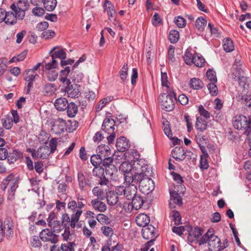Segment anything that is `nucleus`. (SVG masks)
<instances>
[{
    "mask_svg": "<svg viewBox=\"0 0 251 251\" xmlns=\"http://www.w3.org/2000/svg\"><path fill=\"white\" fill-rule=\"evenodd\" d=\"M141 167L137 164L135 165L134 170L136 175L133 183H139L141 191L145 194H148L154 190L155 187L154 181L151 178L152 174V168L147 164L142 170Z\"/></svg>",
    "mask_w": 251,
    "mask_h": 251,
    "instance_id": "obj_1",
    "label": "nucleus"
},
{
    "mask_svg": "<svg viewBox=\"0 0 251 251\" xmlns=\"http://www.w3.org/2000/svg\"><path fill=\"white\" fill-rule=\"evenodd\" d=\"M147 163V161L142 159L135 160L132 165L128 162L122 163L120 166L119 170L124 174L125 183H131L133 182L134 177L136 175V171L134 170L136 164L142 167L141 170H142L143 167H145Z\"/></svg>",
    "mask_w": 251,
    "mask_h": 251,
    "instance_id": "obj_2",
    "label": "nucleus"
},
{
    "mask_svg": "<svg viewBox=\"0 0 251 251\" xmlns=\"http://www.w3.org/2000/svg\"><path fill=\"white\" fill-rule=\"evenodd\" d=\"M208 242L209 251H220L226 248V246H222L221 240L214 234L213 229H209L199 240V245Z\"/></svg>",
    "mask_w": 251,
    "mask_h": 251,
    "instance_id": "obj_3",
    "label": "nucleus"
},
{
    "mask_svg": "<svg viewBox=\"0 0 251 251\" xmlns=\"http://www.w3.org/2000/svg\"><path fill=\"white\" fill-rule=\"evenodd\" d=\"M176 100V96L173 92H170L169 94H162L160 95L159 98L162 109L167 111H171L174 108L175 101Z\"/></svg>",
    "mask_w": 251,
    "mask_h": 251,
    "instance_id": "obj_4",
    "label": "nucleus"
},
{
    "mask_svg": "<svg viewBox=\"0 0 251 251\" xmlns=\"http://www.w3.org/2000/svg\"><path fill=\"white\" fill-rule=\"evenodd\" d=\"M82 213V210L77 209L75 212L71 215V218L68 214H63L61 217L62 225L65 227L70 226L72 228H74L76 226V224L78 222Z\"/></svg>",
    "mask_w": 251,
    "mask_h": 251,
    "instance_id": "obj_5",
    "label": "nucleus"
},
{
    "mask_svg": "<svg viewBox=\"0 0 251 251\" xmlns=\"http://www.w3.org/2000/svg\"><path fill=\"white\" fill-rule=\"evenodd\" d=\"M57 139L52 138L49 143V146H43L38 149L39 157L47 159L50 153H53L56 149Z\"/></svg>",
    "mask_w": 251,
    "mask_h": 251,
    "instance_id": "obj_6",
    "label": "nucleus"
},
{
    "mask_svg": "<svg viewBox=\"0 0 251 251\" xmlns=\"http://www.w3.org/2000/svg\"><path fill=\"white\" fill-rule=\"evenodd\" d=\"M10 8L17 15L18 19L22 20L25 16V12L29 8V3L27 0H19L17 5L13 3Z\"/></svg>",
    "mask_w": 251,
    "mask_h": 251,
    "instance_id": "obj_7",
    "label": "nucleus"
},
{
    "mask_svg": "<svg viewBox=\"0 0 251 251\" xmlns=\"http://www.w3.org/2000/svg\"><path fill=\"white\" fill-rule=\"evenodd\" d=\"M233 126L234 128L238 130L249 129L251 127V118L244 115H240L234 117V120L233 122Z\"/></svg>",
    "mask_w": 251,
    "mask_h": 251,
    "instance_id": "obj_8",
    "label": "nucleus"
},
{
    "mask_svg": "<svg viewBox=\"0 0 251 251\" xmlns=\"http://www.w3.org/2000/svg\"><path fill=\"white\" fill-rule=\"evenodd\" d=\"M186 230L188 232V241L193 243L196 242L198 243L199 238L203 233V231L198 227H192L190 226H186Z\"/></svg>",
    "mask_w": 251,
    "mask_h": 251,
    "instance_id": "obj_9",
    "label": "nucleus"
},
{
    "mask_svg": "<svg viewBox=\"0 0 251 251\" xmlns=\"http://www.w3.org/2000/svg\"><path fill=\"white\" fill-rule=\"evenodd\" d=\"M39 236L43 242H50L52 244H55L58 241V235L49 228L43 229L40 232Z\"/></svg>",
    "mask_w": 251,
    "mask_h": 251,
    "instance_id": "obj_10",
    "label": "nucleus"
},
{
    "mask_svg": "<svg viewBox=\"0 0 251 251\" xmlns=\"http://www.w3.org/2000/svg\"><path fill=\"white\" fill-rule=\"evenodd\" d=\"M13 234V229L12 224L9 221L4 222L2 224L1 221L0 220V242L2 241L4 235L6 236L10 237Z\"/></svg>",
    "mask_w": 251,
    "mask_h": 251,
    "instance_id": "obj_11",
    "label": "nucleus"
},
{
    "mask_svg": "<svg viewBox=\"0 0 251 251\" xmlns=\"http://www.w3.org/2000/svg\"><path fill=\"white\" fill-rule=\"evenodd\" d=\"M55 215L54 213L52 212L50 213L48 219V225L51 229H53V232H59L61 230V224L59 221L55 219Z\"/></svg>",
    "mask_w": 251,
    "mask_h": 251,
    "instance_id": "obj_12",
    "label": "nucleus"
},
{
    "mask_svg": "<svg viewBox=\"0 0 251 251\" xmlns=\"http://www.w3.org/2000/svg\"><path fill=\"white\" fill-rule=\"evenodd\" d=\"M65 127V121L61 118H58L55 120L51 130L55 134H60L64 131Z\"/></svg>",
    "mask_w": 251,
    "mask_h": 251,
    "instance_id": "obj_13",
    "label": "nucleus"
},
{
    "mask_svg": "<svg viewBox=\"0 0 251 251\" xmlns=\"http://www.w3.org/2000/svg\"><path fill=\"white\" fill-rule=\"evenodd\" d=\"M155 227L151 225L143 227L142 230L143 237L146 240L155 239Z\"/></svg>",
    "mask_w": 251,
    "mask_h": 251,
    "instance_id": "obj_14",
    "label": "nucleus"
},
{
    "mask_svg": "<svg viewBox=\"0 0 251 251\" xmlns=\"http://www.w3.org/2000/svg\"><path fill=\"white\" fill-rule=\"evenodd\" d=\"M66 92L70 98H77L80 94V86L76 84L69 85L66 87Z\"/></svg>",
    "mask_w": 251,
    "mask_h": 251,
    "instance_id": "obj_15",
    "label": "nucleus"
},
{
    "mask_svg": "<svg viewBox=\"0 0 251 251\" xmlns=\"http://www.w3.org/2000/svg\"><path fill=\"white\" fill-rule=\"evenodd\" d=\"M106 199L108 204L111 206L118 204L121 205L122 202L120 201V198L114 191H109L106 193Z\"/></svg>",
    "mask_w": 251,
    "mask_h": 251,
    "instance_id": "obj_16",
    "label": "nucleus"
},
{
    "mask_svg": "<svg viewBox=\"0 0 251 251\" xmlns=\"http://www.w3.org/2000/svg\"><path fill=\"white\" fill-rule=\"evenodd\" d=\"M182 204V200L178 193L175 191L170 192V200L169 206L172 209L175 207V205L180 206Z\"/></svg>",
    "mask_w": 251,
    "mask_h": 251,
    "instance_id": "obj_17",
    "label": "nucleus"
},
{
    "mask_svg": "<svg viewBox=\"0 0 251 251\" xmlns=\"http://www.w3.org/2000/svg\"><path fill=\"white\" fill-rule=\"evenodd\" d=\"M128 185L126 187V191L125 193V197L127 200H131L135 195H137V188L136 185L135 184L131 183H126Z\"/></svg>",
    "mask_w": 251,
    "mask_h": 251,
    "instance_id": "obj_18",
    "label": "nucleus"
},
{
    "mask_svg": "<svg viewBox=\"0 0 251 251\" xmlns=\"http://www.w3.org/2000/svg\"><path fill=\"white\" fill-rule=\"evenodd\" d=\"M172 157L176 160L181 161L186 157V152L183 149L179 147L175 148L172 151Z\"/></svg>",
    "mask_w": 251,
    "mask_h": 251,
    "instance_id": "obj_19",
    "label": "nucleus"
},
{
    "mask_svg": "<svg viewBox=\"0 0 251 251\" xmlns=\"http://www.w3.org/2000/svg\"><path fill=\"white\" fill-rule=\"evenodd\" d=\"M116 147L119 151L124 152L129 147L128 141L125 137H121L117 140Z\"/></svg>",
    "mask_w": 251,
    "mask_h": 251,
    "instance_id": "obj_20",
    "label": "nucleus"
},
{
    "mask_svg": "<svg viewBox=\"0 0 251 251\" xmlns=\"http://www.w3.org/2000/svg\"><path fill=\"white\" fill-rule=\"evenodd\" d=\"M150 222L149 217L146 214L141 213L136 218V222L138 226L144 227L148 226Z\"/></svg>",
    "mask_w": 251,
    "mask_h": 251,
    "instance_id": "obj_21",
    "label": "nucleus"
},
{
    "mask_svg": "<svg viewBox=\"0 0 251 251\" xmlns=\"http://www.w3.org/2000/svg\"><path fill=\"white\" fill-rule=\"evenodd\" d=\"M58 47H53L50 51L49 53L51 54L52 59H55L56 58H59L63 60V59L66 58V53L64 50L61 49L55 51L56 49H58Z\"/></svg>",
    "mask_w": 251,
    "mask_h": 251,
    "instance_id": "obj_22",
    "label": "nucleus"
},
{
    "mask_svg": "<svg viewBox=\"0 0 251 251\" xmlns=\"http://www.w3.org/2000/svg\"><path fill=\"white\" fill-rule=\"evenodd\" d=\"M104 6L105 7L104 10L107 11L109 19L111 21L112 20L113 18L115 19V16L116 15V12L113 4L110 1L106 0Z\"/></svg>",
    "mask_w": 251,
    "mask_h": 251,
    "instance_id": "obj_23",
    "label": "nucleus"
},
{
    "mask_svg": "<svg viewBox=\"0 0 251 251\" xmlns=\"http://www.w3.org/2000/svg\"><path fill=\"white\" fill-rule=\"evenodd\" d=\"M114 121L111 119H105L104 120L102 125V129L103 130L107 132L108 134H110L114 132Z\"/></svg>",
    "mask_w": 251,
    "mask_h": 251,
    "instance_id": "obj_24",
    "label": "nucleus"
},
{
    "mask_svg": "<svg viewBox=\"0 0 251 251\" xmlns=\"http://www.w3.org/2000/svg\"><path fill=\"white\" fill-rule=\"evenodd\" d=\"M68 103V100L66 98H61L56 100L54 106L58 110L64 111L66 109Z\"/></svg>",
    "mask_w": 251,
    "mask_h": 251,
    "instance_id": "obj_25",
    "label": "nucleus"
},
{
    "mask_svg": "<svg viewBox=\"0 0 251 251\" xmlns=\"http://www.w3.org/2000/svg\"><path fill=\"white\" fill-rule=\"evenodd\" d=\"M17 15L12 12H6L4 22L7 25H13L17 22Z\"/></svg>",
    "mask_w": 251,
    "mask_h": 251,
    "instance_id": "obj_26",
    "label": "nucleus"
},
{
    "mask_svg": "<svg viewBox=\"0 0 251 251\" xmlns=\"http://www.w3.org/2000/svg\"><path fill=\"white\" fill-rule=\"evenodd\" d=\"M91 203L93 208L96 210L100 212H104L106 210L107 207L105 204L98 199L92 200Z\"/></svg>",
    "mask_w": 251,
    "mask_h": 251,
    "instance_id": "obj_27",
    "label": "nucleus"
},
{
    "mask_svg": "<svg viewBox=\"0 0 251 251\" xmlns=\"http://www.w3.org/2000/svg\"><path fill=\"white\" fill-rule=\"evenodd\" d=\"M132 206L136 210L139 209L144 203V200L140 195H135L132 199Z\"/></svg>",
    "mask_w": 251,
    "mask_h": 251,
    "instance_id": "obj_28",
    "label": "nucleus"
},
{
    "mask_svg": "<svg viewBox=\"0 0 251 251\" xmlns=\"http://www.w3.org/2000/svg\"><path fill=\"white\" fill-rule=\"evenodd\" d=\"M97 151L100 155H101V157H105L109 156L111 154V151L110 148L105 145H100L98 147Z\"/></svg>",
    "mask_w": 251,
    "mask_h": 251,
    "instance_id": "obj_29",
    "label": "nucleus"
},
{
    "mask_svg": "<svg viewBox=\"0 0 251 251\" xmlns=\"http://www.w3.org/2000/svg\"><path fill=\"white\" fill-rule=\"evenodd\" d=\"M56 90L55 85L51 83H46L43 87V92L44 95L48 96L52 95Z\"/></svg>",
    "mask_w": 251,
    "mask_h": 251,
    "instance_id": "obj_30",
    "label": "nucleus"
},
{
    "mask_svg": "<svg viewBox=\"0 0 251 251\" xmlns=\"http://www.w3.org/2000/svg\"><path fill=\"white\" fill-rule=\"evenodd\" d=\"M205 63V60L201 55L197 53L194 54L193 64L198 67H202Z\"/></svg>",
    "mask_w": 251,
    "mask_h": 251,
    "instance_id": "obj_31",
    "label": "nucleus"
},
{
    "mask_svg": "<svg viewBox=\"0 0 251 251\" xmlns=\"http://www.w3.org/2000/svg\"><path fill=\"white\" fill-rule=\"evenodd\" d=\"M22 156V153L18 150H14L12 152L8 154L7 160L9 163H13L18 158H21Z\"/></svg>",
    "mask_w": 251,
    "mask_h": 251,
    "instance_id": "obj_32",
    "label": "nucleus"
},
{
    "mask_svg": "<svg viewBox=\"0 0 251 251\" xmlns=\"http://www.w3.org/2000/svg\"><path fill=\"white\" fill-rule=\"evenodd\" d=\"M85 205V204L82 201H76L74 200L70 201L68 203V208L72 211L75 210L77 208H78V209L81 210L82 208L84 207Z\"/></svg>",
    "mask_w": 251,
    "mask_h": 251,
    "instance_id": "obj_33",
    "label": "nucleus"
},
{
    "mask_svg": "<svg viewBox=\"0 0 251 251\" xmlns=\"http://www.w3.org/2000/svg\"><path fill=\"white\" fill-rule=\"evenodd\" d=\"M207 126V122L205 120L200 117L197 118L195 127L200 131L202 132L205 130Z\"/></svg>",
    "mask_w": 251,
    "mask_h": 251,
    "instance_id": "obj_34",
    "label": "nucleus"
},
{
    "mask_svg": "<svg viewBox=\"0 0 251 251\" xmlns=\"http://www.w3.org/2000/svg\"><path fill=\"white\" fill-rule=\"evenodd\" d=\"M67 115L70 117H74L77 112V106L74 102L68 103L67 105Z\"/></svg>",
    "mask_w": 251,
    "mask_h": 251,
    "instance_id": "obj_35",
    "label": "nucleus"
},
{
    "mask_svg": "<svg viewBox=\"0 0 251 251\" xmlns=\"http://www.w3.org/2000/svg\"><path fill=\"white\" fill-rule=\"evenodd\" d=\"M224 50L227 52H229L233 50L234 47L233 42L230 38H226L223 41Z\"/></svg>",
    "mask_w": 251,
    "mask_h": 251,
    "instance_id": "obj_36",
    "label": "nucleus"
},
{
    "mask_svg": "<svg viewBox=\"0 0 251 251\" xmlns=\"http://www.w3.org/2000/svg\"><path fill=\"white\" fill-rule=\"evenodd\" d=\"M44 6L46 10L49 11H53L57 5L56 0H44Z\"/></svg>",
    "mask_w": 251,
    "mask_h": 251,
    "instance_id": "obj_37",
    "label": "nucleus"
},
{
    "mask_svg": "<svg viewBox=\"0 0 251 251\" xmlns=\"http://www.w3.org/2000/svg\"><path fill=\"white\" fill-rule=\"evenodd\" d=\"M25 79L26 81L33 82L39 77L36 72H33L32 71L26 70L25 72Z\"/></svg>",
    "mask_w": 251,
    "mask_h": 251,
    "instance_id": "obj_38",
    "label": "nucleus"
},
{
    "mask_svg": "<svg viewBox=\"0 0 251 251\" xmlns=\"http://www.w3.org/2000/svg\"><path fill=\"white\" fill-rule=\"evenodd\" d=\"M206 21L202 17H199L195 21L196 28L200 31H202L206 25Z\"/></svg>",
    "mask_w": 251,
    "mask_h": 251,
    "instance_id": "obj_39",
    "label": "nucleus"
},
{
    "mask_svg": "<svg viewBox=\"0 0 251 251\" xmlns=\"http://www.w3.org/2000/svg\"><path fill=\"white\" fill-rule=\"evenodd\" d=\"M190 85L193 89L198 90L202 87L203 83L200 79L193 78L190 80Z\"/></svg>",
    "mask_w": 251,
    "mask_h": 251,
    "instance_id": "obj_40",
    "label": "nucleus"
},
{
    "mask_svg": "<svg viewBox=\"0 0 251 251\" xmlns=\"http://www.w3.org/2000/svg\"><path fill=\"white\" fill-rule=\"evenodd\" d=\"M1 123L3 127L10 129L13 126V118L11 116H6L1 119Z\"/></svg>",
    "mask_w": 251,
    "mask_h": 251,
    "instance_id": "obj_41",
    "label": "nucleus"
},
{
    "mask_svg": "<svg viewBox=\"0 0 251 251\" xmlns=\"http://www.w3.org/2000/svg\"><path fill=\"white\" fill-rule=\"evenodd\" d=\"M113 99L112 97H109L101 100L97 105L96 111L97 112L100 111L107 103L112 101Z\"/></svg>",
    "mask_w": 251,
    "mask_h": 251,
    "instance_id": "obj_42",
    "label": "nucleus"
},
{
    "mask_svg": "<svg viewBox=\"0 0 251 251\" xmlns=\"http://www.w3.org/2000/svg\"><path fill=\"white\" fill-rule=\"evenodd\" d=\"M179 38V32L176 30H171L169 34V39L172 43H176Z\"/></svg>",
    "mask_w": 251,
    "mask_h": 251,
    "instance_id": "obj_43",
    "label": "nucleus"
},
{
    "mask_svg": "<svg viewBox=\"0 0 251 251\" xmlns=\"http://www.w3.org/2000/svg\"><path fill=\"white\" fill-rule=\"evenodd\" d=\"M102 160L101 155L99 154L93 155L91 157V162L94 166L100 165Z\"/></svg>",
    "mask_w": 251,
    "mask_h": 251,
    "instance_id": "obj_44",
    "label": "nucleus"
},
{
    "mask_svg": "<svg viewBox=\"0 0 251 251\" xmlns=\"http://www.w3.org/2000/svg\"><path fill=\"white\" fill-rule=\"evenodd\" d=\"M216 82H210L207 84V88L209 91V93L212 96H216L218 94V88L216 85Z\"/></svg>",
    "mask_w": 251,
    "mask_h": 251,
    "instance_id": "obj_45",
    "label": "nucleus"
},
{
    "mask_svg": "<svg viewBox=\"0 0 251 251\" xmlns=\"http://www.w3.org/2000/svg\"><path fill=\"white\" fill-rule=\"evenodd\" d=\"M128 75V65L127 64H125L122 67L120 72V76L121 79L125 81L127 80Z\"/></svg>",
    "mask_w": 251,
    "mask_h": 251,
    "instance_id": "obj_46",
    "label": "nucleus"
},
{
    "mask_svg": "<svg viewBox=\"0 0 251 251\" xmlns=\"http://www.w3.org/2000/svg\"><path fill=\"white\" fill-rule=\"evenodd\" d=\"M171 217L172 220L175 222V225H178L181 224V216L178 211L173 210L171 214Z\"/></svg>",
    "mask_w": 251,
    "mask_h": 251,
    "instance_id": "obj_47",
    "label": "nucleus"
},
{
    "mask_svg": "<svg viewBox=\"0 0 251 251\" xmlns=\"http://www.w3.org/2000/svg\"><path fill=\"white\" fill-rule=\"evenodd\" d=\"M77 178L79 183V188L81 190H83L84 187L86 184L84 175L82 173L79 172L77 174Z\"/></svg>",
    "mask_w": 251,
    "mask_h": 251,
    "instance_id": "obj_48",
    "label": "nucleus"
},
{
    "mask_svg": "<svg viewBox=\"0 0 251 251\" xmlns=\"http://www.w3.org/2000/svg\"><path fill=\"white\" fill-rule=\"evenodd\" d=\"M208 156L207 153H204L201 156V168L202 169H207L209 165L207 162V158Z\"/></svg>",
    "mask_w": 251,
    "mask_h": 251,
    "instance_id": "obj_49",
    "label": "nucleus"
},
{
    "mask_svg": "<svg viewBox=\"0 0 251 251\" xmlns=\"http://www.w3.org/2000/svg\"><path fill=\"white\" fill-rule=\"evenodd\" d=\"M194 54H193L189 51L186 50L184 55V60L186 64L190 65L193 64Z\"/></svg>",
    "mask_w": 251,
    "mask_h": 251,
    "instance_id": "obj_50",
    "label": "nucleus"
},
{
    "mask_svg": "<svg viewBox=\"0 0 251 251\" xmlns=\"http://www.w3.org/2000/svg\"><path fill=\"white\" fill-rule=\"evenodd\" d=\"M206 75L210 82H217V79L216 75V72L213 69H209L207 71Z\"/></svg>",
    "mask_w": 251,
    "mask_h": 251,
    "instance_id": "obj_51",
    "label": "nucleus"
},
{
    "mask_svg": "<svg viewBox=\"0 0 251 251\" xmlns=\"http://www.w3.org/2000/svg\"><path fill=\"white\" fill-rule=\"evenodd\" d=\"M104 168L97 166L93 170V174L94 176L100 178L104 175Z\"/></svg>",
    "mask_w": 251,
    "mask_h": 251,
    "instance_id": "obj_52",
    "label": "nucleus"
},
{
    "mask_svg": "<svg viewBox=\"0 0 251 251\" xmlns=\"http://www.w3.org/2000/svg\"><path fill=\"white\" fill-rule=\"evenodd\" d=\"M75 245L74 242H69L67 244H62L60 248L62 251H75L74 249Z\"/></svg>",
    "mask_w": 251,
    "mask_h": 251,
    "instance_id": "obj_53",
    "label": "nucleus"
},
{
    "mask_svg": "<svg viewBox=\"0 0 251 251\" xmlns=\"http://www.w3.org/2000/svg\"><path fill=\"white\" fill-rule=\"evenodd\" d=\"M174 22L177 26L180 28L184 27L186 24L185 19L180 16L176 17Z\"/></svg>",
    "mask_w": 251,
    "mask_h": 251,
    "instance_id": "obj_54",
    "label": "nucleus"
},
{
    "mask_svg": "<svg viewBox=\"0 0 251 251\" xmlns=\"http://www.w3.org/2000/svg\"><path fill=\"white\" fill-rule=\"evenodd\" d=\"M242 102L247 107L251 108V93L243 96L242 98Z\"/></svg>",
    "mask_w": 251,
    "mask_h": 251,
    "instance_id": "obj_55",
    "label": "nucleus"
},
{
    "mask_svg": "<svg viewBox=\"0 0 251 251\" xmlns=\"http://www.w3.org/2000/svg\"><path fill=\"white\" fill-rule=\"evenodd\" d=\"M7 63V59L5 58H0V76L4 73Z\"/></svg>",
    "mask_w": 251,
    "mask_h": 251,
    "instance_id": "obj_56",
    "label": "nucleus"
},
{
    "mask_svg": "<svg viewBox=\"0 0 251 251\" xmlns=\"http://www.w3.org/2000/svg\"><path fill=\"white\" fill-rule=\"evenodd\" d=\"M27 55V51L26 50L23 51L22 53L19 54L17 56L13 57L10 61V62L16 61H23Z\"/></svg>",
    "mask_w": 251,
    "mask_h": 251,
    "instance_id": "obj_57",
    "label": "nucleus"
},
{
    "mask_svg": "<svg viewBox=\"0 0 251 251\" xmlns=\"http://www.w3.org/2000/svg\"><path fill=\"white\" fill-rule=\"evenodd\" d=\"M39 6H36L35 7L33 8L32 12L34 16L40 17L44 14L45 10L44 8Z\"/></svg>",
    "mask_w": 251,
    "mask_h": 251,
    "instance_id": "obj_58",
    "label": "nucleus"
},
{
    "mask_svg": "<svg viewBox=\"0 0 251 251\" xmlns=\"http://www.w3.org/2000/svg\"><path fill=\"white\" fill-rule=\"evenodd\" d=\"M101 231L105 236L107 237L111 236L113 234V229L109 226H102L101 228Z\"/></svg>",
    "mask_w": 251,
    "mask_h": 251,
    "instance_id": "obj_59",
    "label": "nucleus"
},
{
    "mask_svg": "<svg viewBox=\"0 0 251 251\" xmlns=\"http://www.w3.org/2000/svg\"><path fill=\"white\" fill-rule=\"evenodd\" d=\"M113 159L112 158L109 156H106L102 158V163L105 168H110L112 165Z\"/></svg>",
    "mask_w": 251,
    "mask_h": 251,
    "instance_id": "obj_60",
    "label": "nucleus"
},
{
    "mask_svg": "<svg viewBox=\"0 0 251 251\" xmlns=\"http://www.w3.org/2000/svg\"><path fill=\"white\" fill-rule=\"evenodd\" d=\"M199 112L201 116H203L205 118L208 119L210 118V113L205 110L203 106L201 105L199 107Z\"/></svg>",
    "mask_w": 251,
    "mask_h": 251,
    "instance_id": "obj_61",
    "label": "nucleus"
},
{
    "mask_svg": "<svg viewBox=\"0 0 251 251\" xmlns=\"http://www.w3.org/2000/svg\"><path fill=\"white\" fill-rule=\"evenodd\" d=\"M58 73L54 70H49L48 73L47 77L50 81H54L57 77Z\"/></svg>",
    "mask_w": 251,
    "mask_h": 251,
    "instance_id": "obj_62",
    "label": "nucleus"
},
{
    "mask_svg": "<svg viewBox=\"0 0 251 251\" xmlns=\"http://www.w3.org/2000/svg\"><path fill=\"white\" fill-rule=\"evenodd\" d=\"M48 134L45 132H41L38 136V140L41 144H47Z\"/></svg>",
    "mask_w": 251,
    "mask_h": 251,
    "instance_id": "obj_63",
    "label": "nucleus"
},
{
    "mask_svg": "<svg viewBox=\"0 0 251 251\" xmlns=\"http://www.w3.org/2000/svg\"><path fill=\"white\" fill-rule=\"evenodd\" d=\"M31 245L33 247H40L41 246V242L37 236H33L31 241Z\"/></svg>",
    "mask_w": 251,
    "mask_h": 251,
    "instance_id": "obj_64",
    "label": "nucleus"
}]
</instances>
